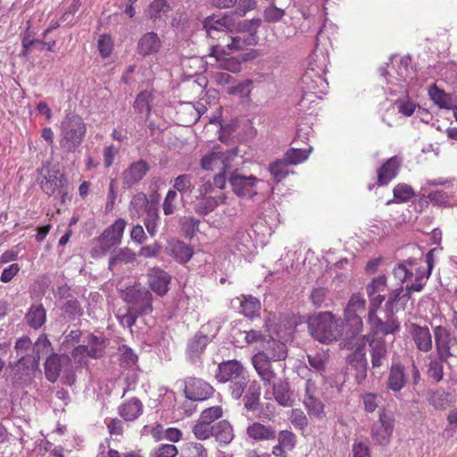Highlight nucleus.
<instances>
[{"label": "nucleus", "instance_id": "nucleus-27", "mask_svg": "<svg viewBox=\"0 0 457 457\" xmlns=\"http://www.w3.org/2000/svg\"><path fill=\"white\" fill-rule=\"evenodd\" d=\"M256 354H263L270 361H284L287 357V347L283 342L270 338L263 345V350Z\"/></svg>", "mask_w": 457, "mask_h": 457}, {"label": "nucleus", "instance_id": "nucleus-51", "mask_svg": "<svg viewBox=\"0 0 457 457\" xmlns=\"http://www.w3.org/2000/svg\"><path fill=\"white\" fill-rule=\"evenodd\" d=\"M260 309V301L252 295L245 296L241 302V312L246 317L253 318L258 316Z\"/></svg>", "mask_w": 457, "mask_h": 457}, {"label": "nucleus", "instance_id": "nucleus-28", "mask_svg": "<svg viewBox=\"0 0 457 457\" xmlns=\"http://www.w3.org/2000/svg\"><path fill=\"white\" fill-rule=\"evenodd\" d=\"M411 334L416 347L420 351L428 353L432 349V336L428 327L413 323L411 325Z\"/></svg>", "mask_w": 457, "mask_h": 457}, {"label": "nucleus", "instance_id": "nucleus-56", "mask_svg": "<svg viewBox=\"0 0 457 457\" xmlns=\"http://www.w3.org/2000/svg\"><path fill=\"white\" fill-rule=\"evenodd\" d=\"M289 163L285 160H277L270 165V172L277 182L281 181L289 174Z\"/></svg>", "mask_w": 457, "mask_h": 457}, {"label": "nucleus", "instance_id": "nucleus-59", "mask_svg": "<svg viewBox=\"0 0 457 457\" xmlns=\"http://www.w3.org/2000/svg\"><path fill=\"white\" fill-rule=\"evenodd\" d=\"M448 360H441L437 358H430L428 364V373L430 378H434L436 382L440 381L444 376V366L443 363Z\"/></svg>", "mask_w": 457, "mask_h": 457}, {"label": "nucleus", "instance_id": "nucleus-22", "mask_svg": "<svg viewBox=\"0 0 457 457\" xmlns=\"http://www.w3.org/2000/svg\"><path fill=\"white\" fill-rule=\"evenodd\" d=\"M343 334L345 333V343L359 344L358 339L362 337L361 333L363 330V321L361 316L344 315Z\"/></svg>", "mask_w": 457, "mask_h": 457}, {"label": "nucleus", "instance_id": "nucleus-9", "mask_svg": "<svg viewBox=\"0 0 457 457\" xmlns=\"http://www.w3.org/2000/svg\"><path fill=\"white\" fill-rule=\"evenodd\" d=\"M237 154V148H232L227 152H211L202 157L200 165L203 170L207 171H226Z\"/></svg>", "mask_w": 457, "mask_h": 457}, {"label": "nucleus", "instance_id": "nucleus-1", "mask_svg": "<svg viewBox=\"0 0 457 457\" xmlns=\"http://www.w3.org/2000/svg\"><path fill=\"white\" fill-rule=\"evenodd\" d=\"M246 21L237 22L231 14L207 17L204 21V29L207 37L213 41L210 55L215 58L229 56L256 45L255 31L248 35H234L235 32L246 30Z\"/></svg>", "mask_w": 457, "mask_h": 457}, {"label": "nucleus", "instance_id": "nucleus-36", "mask_svg": "<svg viewBox=\"0 0 457 457\" xmlns=\"http://www.w3.org/2000/svg\"><path fill=\"white\" fill-rule=\"evenodd\" d=\"M212 436L220 444L224 445H228L235 436L231 424L226 420L213 425Z\"/></svg>", "mask_w": 457, "mask_h": 457}, {"label": "nucleus", "instance_id": "nucleus-16", "mask_svg": "<svg viewBox=\"0 0 457 457\" xmlns=\"http://www.w3.org/2000/svg\"><path fill=\"white\" fill-rule=\"evenodd\" d=\"M256 180L257 179L254 176H244L237 170L233 171L228 177V182L232 190L238 196L252 197L256 195Z\"/></svg>", "mask_w": 457, "mask_h": 457}, {"label": "nucleus", "instance_id": "nucleus-7", "mask_svg": "<svg viewBox=\"0 0 457 457\" xmlns=\"http://www.w3.org/2000/svg\"><path fill=\"white\" fill-rule=\"evenodd\" d=\"M379 307H370L368 323L370 332L369 334H382L384 336L394 334L400 329V322L394 313L385 312V320L378 317L377 311Z\"/></svg>", "mask_w": 457, "mask_h": 457}, {"label": "nucleus", "instance_id": "nucleus-39", "mask_svg": "<svg viewBox=\"0 0 457 457\" xmlns=\"http://www.w3.org/2000/svg\"><path fill=\"white\" fill-rule=\"evenodd\" d=\"M149 202L146 195L144 193H138L135 195L129 204V213L133 220L138 219L144 212H146Z\"/></svg>", "mask_w": 457, "mask_h": 457}, {"label": "nucleus", "instance_id": "nucleus-30", "mask_svg": "<svg viewBox=\"0 0 457 457\" xmlns=\"http://www.w3.org/2000/svg\"><path fill=\"white\" fill-rule=\"evenodd\" d=\"M167 252L180 263L187 262L194 254V250L190 245H187L183 241L175 239L169 241Z\"/></svg>", "mask_w": 457, "mask_h": 457}, {"label": "nucleus", "instance_id": "nucleus-54", "mask_svg": "<svg viewBox=\"0 0 457 457\" xmlns=\"http://www.w3.org/2000/svg\"><path fill=\"white\" fill-rule=\"evenodd\" d=\"M311 151L312 148L308 150L291 148L286 152L284 159L290 165H296L307 160Z\"/></svg>", "mask_w": 457, "mask_h": 457}, {"label": "nucleus", "instance_id": "nucleus-31", "mask_svg": "<svg viewBox=\"0 0 457 457\" xmlns=\"http://www.w3.org/2000/svg\"><path fill=\"white\" fill-rule=\"evenodd\" d=\"M162 46L159 36L154 32H147L144 34L138 43L137 51L142 55H151L156 54Z\"/></svg>", "mask_w": 457, "mask_h": 457}, {"label": "nucleus", "instance_id": "nucleus-34", "mask_svg": "<svg viewBox=\"0 0 457 457\" xmlns=\"http://www.w3.org/2000/svg\"><path fill=\"white\" fill-rule=\"evenodd\" d=\"M209 343V337L202 333H196L187 344V356L191 362H197L206 345Z\"/></svg>", "mask_w": 457, "mask_h": 457}, {"label": "nucleus", "instance_id": "nucleus-38", "mask_svg": "<svg viewBox=\"0 0 457 457\" xmlns=\"http://www.w3.org/2000/svg\"><path fill=\"white\" fill-rule=\"evenodd\" d=\"M254 55L253 53H246L242 55V58L239 59L237 57H221L216 58L219 62V67L222 70H226L228 71L237 73L241 71V63L244 61H247L253 59Z\"/></svg>", "mask_w": 457, "mask_h": 457}, {"label": "nucleus", "instance_id": "nucleus-40", "mask_svg": "<svg viewBox=\"0 0 457 457\" xmlns=\"http://www.w3.org/2000/svg\"><path fill=\"white\" fill-rule=\"evenodd\" d=\"M52 350L51 343L46 335H41L33 345L31 367L37 368L41 355L48 353Z\"/></svg>", "mask_w": 457, "mask_h": 457}, {"label": "nucleus", "instance_id": "nucleus-52", "mask_svg": "<svg viewBox=\"0 0 457 457\" xmlns=\"http://www.w3.org/2000/svg\"><path fill=\"white\" fill-rule=\"evenodd\" d=\"M409 298L410 295H407L406 289L404 290L403 286H399L389 293L385 312L394 313L395 304L400 300L407 302Z\"/></svg>", "mask_w": 457, "mask_h": 457}, {"label": "nucleus", "instance_id": "nucleus-25", "mask_svg": "<svg viewBox=\"0 0 457 457\" xmlns=\"http://www.w3.org/2000/svg\"><path fill=\"white\" fill-rule=\"evenodd\" d=\"M65 366H71L68 356L51 354L45 362L46 378L52 383L55 382Z\"/></svg>", "mask_w": 457, "mask_h": 457}, {"label": "nucleus", "instance_id": "nucleus-14", "mask_svg": "<svg viewBox=\"0 0 457 457\" xmlns=\"http://www.w3.org/2000/svg\"><path fill=\"white\" fill-rule=\"evenodd\" d=\"M271 389H265L264 397L267 400L274 399L283 407H291L294 404V394L287 380L278 379L270 386Z\"/></svg>", "mask_w": 457, "mask_h": 457}, {"label": "nucleus", "instance_id": "nucleus-37", "mask_svg": "<svg viewBox=\"0 0 457 457\" xmlns=\"http://www.w3.org/2000/svg\"><path fill=\"white\" fill-rule=\"evenodd\" d=\"M170 11V4L167 0H154L147 10V17L154 22L165 21Z\"/></svg>", "mask_w": 457, "mask_h": 457}, {"label": "nucleus", "instance_id": "nucleus-50", "mask_svg": "<svg viewBox=\"0 0 457 457\" xmlns=\"http://www.w3.org/2000/svg\"><path fill=\"white\" fill-rule=\"evenodd\" d=\"M86 346H88L89 357L94 359L100 358L104 353V339L94 335H89Z\"/></svg>", "mask_w": 457, "mask_h": 457}, {"label": "nucleus", "instance_id": "nucleus-18", "mask_svg": "<svg viewBox=\"0 0 457 457\" xmlns=\"http://www.w3.org/2000/svg\"><path fill=\"white\" fill-rule=\"evenodd\" d=\"M150 170L149 164L145 160L133 162L121 173L122 184L130 188L137 185Z\"/></svg>", "mask_w": 457, "mask_h": 457}, {"label": "nucleus", "instance_id": "nucleus-15", "mask_svg": "<svg viewBox=\"0 0 457 457\" xmlns=\"http://www.w3.org/2000/svg\"><path fill=\"white\" fill-rule=\"evenodd\" d=\"M428 198L433 205L438 207L457 206V180L452 179L445 188L431 191Z\"/></svg>", "mask_w": 457, "mask_h": 457}, {"label": "nucleus", "instance_id": "nucleus-12", "mask_svg": "<svg viewBox=\"0 0 457 457\" xmlns=\"http://www.w3.org/2000/svg\"><path fill=\"white\" fill-rule=\"evenodd\" d=\"M344 347L354 349V351L347 356L346 361L349 366L356 370V380L361 384L367 376L368 362L365 348L361 345V341H359L357 345L352 344V342H345Z\"/></svg>", "mask_w": 457, "mask_h": 457}, {"label": "nucleus", "instance_id": "nucleus-64", "mask_svg": "<svg viewBox=\"0 0 457 457\" xmlns=\"http://www.w3.org/2000/svg\"><path fill=\"white\" fill-rule=\"evenodd\" d=\"M296 436L289 430H281L278 435V444L287 450H292L295 446Z\"/></svg>", "mask_w": 457, "mask_h": 457}, {"label": "nucleus", "instance_id": "nucleus-42", "mask_svg": "<svg viewBox=\"0 0 457 457\" xmlns=\"http://www.w3.org/2000/svg\"><path fill=\"white\" fill-rule=\"evenodd\" d=\"M393 194L394 198L386 202L387 205L393 203H406L415 195L413 188L405 183L397 184L393 189Z\"/></svg>", "mask_w": 457, "mask_h": 457}, {"label": "nucleus", "instance_id": "nucleus-11", "mask_svg": "<svg viewBox=\"0 0 457 457\" xmlns=\"http://www.w3.org/2000/svg\"><path fill=\"white\" fill-rule=\"evenodd\" d=\"M395 427V419L392 413L386 410L379 411V420L371 428V437L378 445H385L389 443Z\"/></svg>", "mask_w": 457, "mask_h": 457}, {"label": "nucleus", "instance_id": "nucleus-43", "mask_svg": "<svg viewBox=\"0 0 457 457\" xmlns=\"http://www.w3.org/2000/svg\"><path fill=\"white\" fill-rule=\"evenodd\" d=\"M32 347V342L28 337H22L16 341L15 350L17 355L20 356L17 365H24L29 363L31 365L32 356H29L28 353Z\"/></svg>", "mask_w": 457, "mask_h": 457}, {"label": "nucleus", "instance_id": "nucleus-23", "mask_svg": "<svg viewBox=\"0 0 457 457\" xmlns=\"http://www.w3.org/2000/svg\"><path fill=\"white\" fill-rule=\"evenodd\" d=\"M386 275H379L374 278L366 287V292L370 301V307H380L385 301V292L387 287Z\"/></svg>", "mask_w": 457, "mask_h": 457}, {"label": "nucleus", "instance_id": "nucleus-21", "mask_svg": "<svg viewBox=\"0 0 457 457\" xmlns=\"http://www.w3.org/2000/svg\"><path fill=\"white\" fill-rule=\"evenodd\" d=\"M252 363L265 386H270L276 381L277 375L272 368L271 361H268L263 354H254L252 358Z\"/></svg>", "mask_w": 457, "mask_h": 457}, {"label": "nucleus", "instance_id": "nucleus-2", "mask_svg": "<svg viewBox=\"0 0 457 457\" xmlns=\"http://www.w3.org/2000/svg\"><path fill=\"white\" fill-rule=\"evenodd\" d=\"M328 54L326 50L316 47L310 55L307 68L300 80L303 97L299 104L303 107L306 101L312 102V97L321 98L328 88V82L324 78L328 64Z\"/></svg>", "mask_w": 457, "mask_h": 457}, {"label": "nucleus", "instance_id": "nucleus-46", "mask_svg": "<svg viewBox=\"0 0 457 457\" xmlns=\"http://www.w3.org/2000/svg\"><path fill=\"white\" fill-rule=\"evenodd\" d=\"M310 366L317 372L322 374L325 371L328 361L327 351L320 350L307 354Z\"/></svg>", "mask_w": 457, "mask_h": 457}, {"label": "nucleus", "instance_id": "nucleus-60", "mask_svg": "<svg viewBox=\"0 0 457 457\" xmlns=\"http://www.w3.org/2000/svg\"><path fill=\"white\" fill-rule=\"evenodd\" d=\"M447 426L443 432L446 439H457V409L452 410L447 416Z\"/></svg>", "mask_w": 457, "mask_h": 457}, {"label": "nucleus", "instance_id": "nucleus-61", "mask_svg": "<svg viewBox=\"0 0 457 457\" xmlns=\"http://www.w3.org/2000/svg\"><path fill=\"white\" fill-rule=\"evenodd\" d=\"M193 433L197 439L205 440L212 436L213 426L199 419L193 428Z\"/></svg>", "mask_w": 457, "mask_h": 457}, {"label": "nucleus", "instance_id": "nucleus-33", "mask_svg": "<svg viewBox=\"0 0 457 457\" xmlns=\"http://www.w3.org/2000/svg\"><path fill=\"white\" fill-rule=\"evenodd\" d=\"M407 382L404 367L400 363H393L387 378V386L395 392L400 391Z\"/></svg>", "mask_w": 457, "mask_h": 457}, {"label": "nucleus", "instance_id": "nucleus-62", "mask_svg": "<svg viewBox=\"0 0 457 457\" xmlns=\"http://www.w3.org/2000/svg\"><path fill=\"white\" fill-rule=\"evenodd\" d=\"M62 312L71 320L77 319L83 313L80 304L76 299L68 300L62 307Z\"/></svg>", "mask_w": 457, "mask_h": 457}, {"label": "nucleus", "instance_id": "nucleus-45", "mask_svg": "<svg viewBox=\"0 0 457 457\" xmlns=\"http://www.w3.org/2000/svg\"><path fill=\"white\" fill-rule=\"evenodd\" d=\"M46 310L42 304L32 305L26 314L27 323L34 328H40L46 321Z\"/></svg>", "mask_w": 457, "mask_h": 457}, {"label": "nucleus", "instance_id": "nucleus-4", "mask_svg": "<svg viewBox=\"0 0 457 457\" xmlns=\"http://www.w3.org/2000/svg\"><path fill=\"white\" fill-rule=\"evenodd\" d=\"M308 329L320 343H331L343 336V323L330 312H321L309 318Z\"/></svg>", "mask_w": 457, "mask_h": 457}, {"label": "nucleus", "instance_id": "nucleus-32", "mask_svg": "<svg viewBox=\"0 0 457 457\" xmlns=\"http://www.w3.org/2000/svg\"><path fill=\"white\" fill-rule=\"evenodd\" d=\"M245 395L243 397L244 408L248 411H254L260 405L261 386L260 383L253 379L245 388Z\"/></svg>", "mask_w": 457, "mask_h": 457}, {"label": "nucleus", "instance_id": "nucleus-63", "mask_svg": "<svg viewBox=\"0 0 457 457\" xmlns=\"http://www.w3.org/2000/svg\"><path fill=\"white\" fill-rule=\"evenodd\" d=\"M192 179L193 177L190 174L179 175L174 179L173 187L182 194L191 192L193 187Z\"/></svg>", "mask_w": 457, "mask_h": 457}, {"label": "nucleus", "instance_id": "nucleus-53", "mask_svg": "<svg viewBox=\"0 0 457 457\" xmlns=\"http://www.w3.org/2000/svg\"><path fill=\"white\" fill-rule=\"evenodd\" d=\"M145 212L146 217L145 219V226L147 232L154 237L157 233V228L161 220L158 209L155 206L151 205Z\"/></svg>", "mask_w": 457, "mask_h": 457}, {"label": "nucleus", "instance_id": "nucleus-26", "mask_svg": "<svg viewBox=\"0 0 457 457\" xmlns=\"http://www.w3.org/2000/svg\"><path fill=\"white\" fill-rule=\"evenodd\" d=\"M402 164L398 156L389 158L378 170V186H386L395 179Z\"/></svg>", "mask_w": 457, "mask_h": 457}, {"label": "nucleus", "instance_id": "nucleus-35", "mask_svg": "<svg viewBox=\"0 0 457 457\" xmlns=\"http://www.w3.org/2000/svg\"><path fill=\"white\" fill-rule=\"evenodd\" d=\"M142 412L143 404L137 398H133L119 407L120 415L128 421L135 420L142 414Z\"/></svg>", "mask_w": 457, "mask_h": 457}, {"label": "nucleus", "instance_id": "nucleus-55", "mask_svg": "<svg viewBox=\"0 0 457 457\" xmlns=\"http://www.w3.org/2000/svg\"><path fill=\"white\" fill-rule=\"evenodd\" d=\"M152 101V93L149 91H142L140 92L135 102H134V108L139 112L143 113L144 112H146L147 117L150 115L151 112V105L150 103Z\"/></svg>", "mask_w": 457, "mask_h": 457}, {"label": "nucleus", "instance_id": "nucleus-20", "mask_svg": "<svg viewBox=\"0 0 457 457\" xmlns=\"http://www.w3.org/2000/svg\"><path fill=\"white\" fill-rule=\"evenodd\" d=\"M213 393L212 386L200 378H188L185 386L187 398L192 401H204Z\"/></svg>", "mask_w": 457, "mask_h": 457}, {"label": "nucleus", "instance_id": "nucleus-58", "mask_svg": "<svg viewBox=\"0 0 457 457\" xmlns=\"http://www.w3.org/2000/svg\"><path fill=\"white\" fill-rule=\"evenodd\" d=\"M219 205V200L215 197H203L195 204V212L201 215H207Z\"/></svg>", "mask_w": 457, "mask_h": 457}, {"label": "nucleus", "instance_id": "nucleus-3", "mask_svg": "<svg viewBox=\"0 0 457 457\" xmlns=\"http://www.w3.org/2000/svg\"><path fill=\"white\" fill-rule=\"evenodd\" d=\"M435 251L436 249H431L425 255L427 268L421 267L415 258L398 262L393 268L392 274L400 286L414 278V281L406 286L407 295L420 292L424 288L434 267Z\"/></svg>", "mask_w": 457, "mask_h": 457}, {"label": "nucleus", "instance_id": "nucleus-29", "mask_svg": "<svg viewBox=\"0 0 457 457\" xmlns=\"http://www.w3.org/2000/svg\"><path fill=\"white\" fill-rule=\"evenodd\" d=\"M246 435L254 441H270L276 438V430L270 425L254 421L246 428Z\"/></svg>", "mask_w": 457, "mask_h": 457}, {"label": "nucleus", "instance_id": "nucleus-19", "mask_svg": "<svg viewBox=\"0 0 457 457\" xmlns=\"http://www.w3.org/2000/svg\"><path fill=\"white\" fill-rule=\"evenodd\" d=\"M171 277L161 268L154 267L148 270L147 283L149 287L158 295L163 296L169 291Z\"/></svg>", "mask_w": 457, "mask_h": 457}, {"label": "nucleus", "instance_id": "nucleus-5", "mask_svg": "<svg viewBox=\"0 0 457 457\" xmlns=\"http://www.w3.org/2000/svg\"><path fill=\"white\" fill-rule=\"evenodd\" d=\"M60 131L62 150L65 153H74L85 138L87 125L79 115L69 112L60 123Z\"/></svg>", "mask_w": 457, "mask_h": 457}, {"label": "nucleus", "instance_id": "nucleus-44", "mask_svg": "<svg viewBox=\"0 0 457 457\" xmlns=\"http://www.w3.org/2000/svg\"><path fill=\"white\" fill-rule=\"evenodd\" d=\"M428 96L439 108L449 110L453 106L452 97L436 85L429 87Z\"/></svg>", "mask_w": 457, "mask_h": 457}, {"label": "nucleus", "instance_id": "nucleus-47", "mask_svg": "<svg viewBox=\"0 0 457 457\" xmlns=\"http://www.w3.org/2000/svg\"><path fill=\"white\" fill-rule=\"evenodd\" d=\"M136 253L129 248H121L117 251L109 260V269L113 270L119 263L129 264L134 262Z\"/></svg>", "mask_w": 457, "mask_h": 457}, {"label": "nucleus", "instance_id": "nucleus-24", "mask_svg": "<svg viewBox=\"0 0 457 457\" xmlns=\"http://www.w3.org/2000/svg\"><path fill=\"white\" fill-rule=\"evenodd\" d=\"M245 371L246 370L240 361L230 360L219 364L216 378L220 383H227L237 378Z\"/></svg>", "mask_w": 457, "mask_h": 457}, {"label": "nucleus", "instance_id": "nucleus-57", "mask_svg": "<svg viewBox=\"0 0 457 457\" xmlns=\"http://www.w3.org/2000/svg\"><path fill=\"white\" fill-rule=\"evenodd\" d=\"M451 395L444 390H436L428 394V401L436 409H444L451 402Z\"/></svg>", "mask_w": 457, "mask_h": 457}, {"label": "nucleus", "instance_id": "nucleus-49", "mask_svg": "<svg viewBox=\"0 0 457 457\" xmlns=\"http://www.w3.org/2000/svg\"><path fill=\"white\" fill-rule=\"evenodd\" d=\"M303 405L310 416H313L319 420L324 418V404L320 400L319 396L303 398Z\"/></svg>", "mask_w": 457, "mask_h": 457}, {"label": "nucleus", "instance_id": "nucleus-6", "mask_svg": "<svg viewBox=\"0 0 457 457\" xmlns=\"http://www.w3.org/2000/svg\"><path fill=\"white\" fill-rule=\"evenodd\" d=\"M38 183L41 189L48 195H64V187L66 184L65 176L61 173L59 168L51 166L46 162L38 170Z\"/></svg>", "mask_w": 457, "mask_h": 457}, {"label": "nucleus", "instance_id": "nucleus-17", "mask_svg": "<svg viewBox=\"0 0 457 457\" xmlns=\"http://www.w3.org/2000/svg\"><path fill=\"white\" fill-rule=\"evenodd\" d=\"M435 344L436 354L441 360H448L453 356L451 352L453 345L456 343V339L451 336L449 330L442 326L434 328Z\"/></svg>", "mask_w": 457, "mask_h": 457}, {"label": "nucleus", "instance_id": "nucleus-41", "mask_svg": "<svg viewBox=\"0 0 457 457\" xmlns=\"http://www.w3.org/2000/svg\"><path fill=\"white\" fill-rule=\"evenodd\" d=\"M250 381L251 379L247 370L239 375L237 378L230 380L229 391L232 398L235 400L240 399Z\"/></svg>", "mask_w": 457, "mask_h": 457}, {"label": "nucleus", "instance_id": "nucleus-13", "mask_svg": "<svg viewBox=\"0 0 457 457\" xmlns=\"http://www.w3.org/2000/svg\"><path fill=\"white\" fill-rule=\"evenodd\" d=\"M126 224L125 220L120 218L99 236L98 242L103 253L120 244Z\"/></svg>", "mask_w": 457, "mask_h": 457}, {"label": "nucleus", "instance_id": "nucleus-8", "mask_svg": "<svg viewBox=\"0 0 457 457\" xmlns=\"http://www.w3.org/2000/svg\"><path fill=\"white\" fill-rule=\"evenodd\" d=\"M123 299L130 304L129 309L139 315L148 314L153 311V297L151 293L144 288L132 287L123 294Z\"/></svg>", "mask_w": 457, "mask_h": 457}, {"label": "nucleus", "instance_id": "nucleus-48", "mask_svg": "<svg viewBox=\"0 0 457 457\" xmlns=\"http://www.w3.org/2000/svg\"><path fill=\"white\" fill-rule=\"evenodd\" d=\"M365 299L360 295H353L345 308L344 315L361 316L365 311Z\"/></svg>", "mask_w": 457, "mask_h": 457}, {"label": "nucleus", "instance_id": "nucleus-10", "mask_svg": "<svg viewBox=\"0 0 457 457\" xmlns=\"http://www.w3.org/2000/svg\"><path fill=\"white\" fill-rule=\"evenodd\" d=\"M358 341H361L364 347L367 343L369 344L372 369H378L387 361L388 353L384 338L373 337V334H366Z\"/></svg>", "mask_w": 457, "mask_h": 457}]
</instances>
